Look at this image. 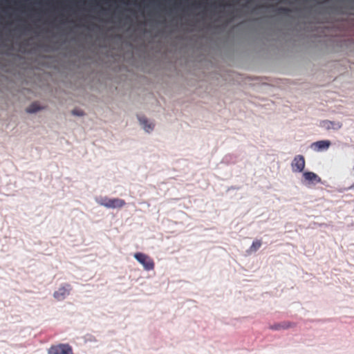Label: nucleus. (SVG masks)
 I'll use <instances>...</instances> for the list:
<instances>
[{"label":"nucleus","mask_w":354,"mask_h":354,"mask_svg":"<svg viewBox=\"0 0 354 354\" xmlns=\"http://www.w3.org/2000/svg\"><path fill=\"white\" fill-rule=\"evenodd\" d=\"M136 118L140 125L145 133L150 134L155 129V123L153 121L149 120L143 115H137Z\"/></svg>","instance_id":"4"},{"label":"nucleus","mask_w":354,"mask_h":354,"mask_svg":"<svg viewBox=\"0 0 354 354\" xmlns=\"http://www.w3.org/2000/svg\"><path fill=\"white\" fill-rule=\"evenodd\" d=\"M330 145V142L328 140H319L311 144V148H315L316 151H320L323 150H326L328 149Z\"/></svg>","instance_id":"10"},{"label":"nucleus","mask_w":354,"mask_h":354,"mask_svg":"<svg viewBox=\"0 0 354 354\" xmlns=\"http://www.w3.org/2000/svg\"><path fill=\"white\" fill-rule=\"evenodd\" d=\"M349 189L354 190V183L349 187Z\"/></svg>","instance_id":"16"},{"label":"nucleus","mask_w":354,"mask_h":354,"mask_svg":"<svg viewBox=\"0 0 354 354\" xmlns=\"http://www.w3.org/2000/svg\"><path fill=\"white\" fill-rule=\"evenodd\" d=\"M302 178L304 182L309 185L322 183L321 178L317 174L313 171H304L302 174Z\"/></svg>","instance_id":"7"},{"label":"nucleus","mask_w":354,"mask_h":354,"mask_svg":"<svg viewBox=\"0 0 354 354\" xmlns=\"http://www.w3.org/2000/svg\"><path fill=\"white\" fill-rule=\"evenodd\" d=\"M279 11L281 12V13H286L288 12H289V9L288 8H279Z\"/></svg>","instance_id":"15"},{"label":"nucleus","mask_w":354,"mask_h":354,"mask_svg":"<svg viewBox=\"0 0 354 354\" xmlns=\"http://www.w3.org/2000/svg\"><path fill=\"white\" fill-rule=\"evenodd\" d=\"M48 354H73V351L68 344H58L50 346Z\"/></svg>","instance_id":"3"},{"label":"nucleus","mask_w":354,"mask_h":354,"mask_svg":"<svg viewBox=\"0 0 354 354\" xmlns=\"http://www.w3.org/2000/svg\"><path fill=\"white\" fill-rule=\"evenodd\" d=\"M261 245V241L260 240H255L252 242L250 247V252H256Z\"/></svg>","instance_id":"13"},{"label":"nucleus","mask_w":354,"mask_h":354,"mask_svg":"<svg viewBox=\"0 0 354 354\" xmlns=\"http://www.w3.org/2000/svg\"><path fill=\"white\" fill-rule=\"evenodd\" d=\"M71 290L72 287L69 283H64L54 292L53 297L58 301H63L70 295Z\"/></svg>","instance_id":"5"},{"label":"nucleus","mask_w":354,"mask_h":354,"mask_svg":"<svg viewBox=\"0 0 354 354\" xmlns=\"http://www.w3.org/2000/svg\"><path fill=\"white\" fill-rule=\"evenodd\" d=\"M71 114L75 116L82 117L84 116L85 113L79 109H75L71 111Z\"/></svg>","instance_id":"14"},{"label":"nucleus","mask_w":354,"mask_h":354,"mask_svg":"<svg viewBox=\"0 0 354 354\" xmlns=\"http://www.w3.org/2000/svg\"><path fill=\"white\" fill-rule=\"evenodd\" d=\"M44 109L45 106H41L38 102H35L30 104V106L26 109V111L28 113L34 114Z\"/></svg>","instance_id":"11"},{"label":"nucleus","mask_w":354,"mask_h":354,"mask_svg":"<svg viewBox=\"0 0 354 354\" xmlns=\"http://www.w3.org/2000/svg\"><path fill=\"white\" fill-rule=\"evenodd\" d=\"M96 202L101 206L111 209L121 208L126 205L124 200L118 198H110L108 197H103L96 199Z\"/></svg>","instance_id":"1"},{"label":"nucleus","mask_w":354,"mask_h":354,"mask_svg":"<svg viewBox=\"0 0 354 354\" xmlns=\"http://www.w3.org/2000/svg\"><path fill=\"white\" fill-rule=\"evenodd\" d=\"M291 169L294 173L304 172L305 167V159L302 155H297L291 162Z\"/></svg>","instance_id":"6"},{"label":"nucleus","mask_w":354,"mask_h":354,"mask_svg":"<svg viewBox=\"0 0 354 354\" xmlns=\"http://www.w3.org/2000/svg\"><path fill=\"white\" fill-rule=\"evenodd\" d=\"M296 324L292 322H282L281 323H276L272 325L269 326V329L272 330H286L290 328H293L296 326Z\"/></svg>","instance_id":"9"},{"label":"nucleus","mask_w":354,"mask_h":354,"mask_svg":"<svg viewBox=\"0 0 354 354\" xmlns=\"http://www.w3.org/2000/svg\"><path fill=\"white\" fill-rule=\"evenodd\" d=\"M320 127L326 130H339L342 127V123L340 122L330 121L328 120L320 122Z\"/></svg>","instance_id":"8"},{"label":"nucleus","mask_w":354,"mask_h":354,"mask_svg":"<svg viewBox=\"0 0 354 354\" xmlns=\"http://www.w3.org/2000/svg\"><path fill=\"white\" fill-rule=\"evenodd\" d=\"M133 257L143 266L146 271L154 269V261L149 255L142 252H136L133 254Z\"/></svg>","instance_id":"2"},{"label":"nucleus","mask_w":354,"mask_h":354,"mask_svg":"<svg viewBox=\"0 0 354 354\" xmlns=\"http://www.w3.org/2000/svg\"><path fill=\"white\" fill-rule=\"evenodd\" d=\"M237 161V157L236 156L231 153L226 154L223 159L221 160V163L225 165H230L235 164Z\"/></svg>","instance_id":"12"}]
</instances>
